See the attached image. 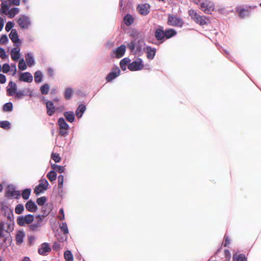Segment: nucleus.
<instances>
[{
  "mask_svg": "<svg viewBox=\"0 0 261 261\" xmlns=\"http://www.w3.org/2000/svg\"><path fill=\"white\" fill-rule=\"evenodd\" d=\"M167 23L169 26L181 28L184 24L182 18L176 15L168 14Z\"/></svg>",
  "mask_w": 261,
  "mask_h": 261,
  "instance_id": "nucleus-1",
  "label": "nucleus"
},
{
  "mask_svg": "<svg viewBox=\"0 0 261 261\" xmlns=\"http://www.w3.org/2000/svg\"><path fill=\"white\" fill-rule=\"evenodd\" d=\"M49 212H45L44 215H38L36 216L35 221L34 223H32L28 226V229L32 231H36L39 230L40 227L43 224V218L48 215Z\"/></svg>",
  "mask_w": 261,
  "mask_h": 261,
  "instance_id": "nucleus-2",
  "label": "nucleus"
},
{
  "mask_svg": "<svg viewBox=\"0 0 261 261\" xmlns=\"http://www.w3.org/2000/svg\"><path fill=\"white\" fill-rule=\"evenodd\" d=\"M189 15L191 18L197 24L200 25H203L207 24V21L208 20L205 16L199 15L195 10L191 9L189 10Z\"/></svg>",
  "mask_w": 261,
  "mask_h": 261,
  "instance_id": "nucleus-3",
  "label": "nucleus"
},
{
  "mask_svg": "<svg viewBox=\"0 0 261 261\" xmlns=\"http://www.w3.org/2000/svg\"><path fill=\"white\" fill-rule=\"evenodd\" d=\"M34 220L33 215L28 214L25 216H20L17 219V223L20 226H25L26 224H31Z\"/></svg>",
  "mask_w": 261,
  "mask_h": 261,
  "instance_id": "nucleus-4",
  "label": "nucleus"
},
{
  "mask_svg": "<svg viewBox=\"0 0 261 261\" xmlns=\"http://www.w3.org/2000/svg\"><path fill=\"white\" fill-rule=\"evenodd\" d=\"M17 22L22 29H28L31 25L30 18L25 15L20 16L17 19Z\"/></svg>",
  "mask_w": 261,
  "mask_h": 261,
  "instance_id": "nucleus-5",
  "label": "nucleus"
},
{
  "mask_svg": "<svg viewBox=\"0 0 261 261\" xmlns=\"http://www.w3.org/2000/svg\"><path fill=\"white\" fill-rule=\"evenodd\" d=\"M200 9L206 14H211L215 9L214 4L209 1H204L200 4Z\"/></svg>",
  "mask_w": 261,
  "mask_h": 261,
  "instance_id": "nucleus-6",
  "label": "nucleus"
},
{
  "mask_svg": "<svg viewBox=\"0 0 261 261\" xmlns=\"http://www.w3.org/2000/svg\"><path fill=\"white\" fill-rule=\"evenodd\" d=\"M58 125L60 127L59 134L62 136L66 135L69 127L63 118H60L58 119Z\"/></svg>",
  "mask_w": 261,
  "mask_h": 261,
  "instance_id": "nucleus-7",
  "label": "nucleus"
},
{
  "mask_svg": "<svg viewBox=\"0 0 261 261\" xmlns=\"http://www.w3.org/2000/svg\"><path fill=\"white\" fill-rule=\"evenodd\" d=\"M5 196L9 198L14 197L18 199L20 196V192L19 191H16L13 186H8L7 188Z\"/></svg>",
  "mask_w": 261,
  "mask_h": 261,
  "instance_id": "nucleus-8",
  "label": "nucleus"
},
{
  "mask_svg": "<svg viewBox=\"0 0 261 261\" xmlns=\"http://www.w3.org/2000/svg\"><path fill=\"white\" fill-rule=\"evenodd\" d=\"M254 8V7L251 6L246 7V8L238 7L236 8V11L241 18H244L249 15L250 11Z\"/></svg>",
  "mask_w": 261,
  "mask_h": 261,
  "instance_id": "nucleus-9",
  "label": "nucleus"
},
{
  "mask_svg": "<svg viewBox=\"0 0 261 261\" xmlns=\"http://www.w3.org/2000/svg\"><path fill=\"white\" fill-rule=\"evenodd\" d=\"M144 65L141 59H139L137 61L133 62L128 65V68L131 71L140 70L143 68Z\"/></svg>",
  "mask_w": 261,
  "mask_h": 261,
  "instance_id": "nucleus-10",
  "label": "nucleus"
},
{
  "mask_svg": "<svg viewBox=\"0 0 261 261\" xmlns=\"http://www.w3.org/2000/svg\"><path fill=\"white\" fill-rule=\"evenodd\" d=\"M48 185V181L45 179L41 180L39 184L35 188L34 193L36 195L40 194L47 189Z\"/></svg>",
  "mask_w": 261,
  "mask_h": 261,
  "instance_id": "nucleus-11",
  "label": "nucleus"
},
{
  "mask_svg": "<svg viewBox=\"0 0 261 261\" xmlns=\"http://www.w3.org/2000/svg\"><path fill=\"white\" fill-rule=\"evenodd\" d=\"M120 70L118 67H115L106 76V79L108 82H111L120 75Z\"/></svg>",
  "mask_w": 261,
  "mask_h": 261,
  "instance_id": "nucleus-12",
  "label": "nucleus"
},
{
  "mask_svg": "<svg viewBox=\"0 0 261 261\" xmlns=\"http://www.w3.org/2000/svg\"><path fill=\"white\" fill-rule=\"evenodd\" d=\"M4 222H0V239L2 240L3 243L6 242L10 236L8 230L4 229Z\"/></svg>",
  "mask_w": 261,
  "mask_h": 261,
  "instance_id": "nucleus-13",
  "label": "nucleus"
},
{
  "mask_svg": "<svg viewBox=\"0 0 261 261\" xmlns=\"http://www.w3.org/2000/svg\"><path fill=\"white\" fill-rule=\"evenodd\" d=\"M137 10L140 14L146 15L150 12V5L148 4H140L137 7Z\"/></svg>",
  "mask_w": 261,
  "mask_h": 261,
  "instance_id": "nucleus-14",
  "label": "nucleus"
},
{
  "mask_svg": "<svg viewBox=\"0 0 261 261\" xmlns=\"http://www.w3.org/2000/svg\"><path fill=\"white\" fill-rule=\"evenodd\" d=\"M154 36L158 41L163 43L164 40V31L163 27H159L154 32Z\"/></svg>",
  "mask_w": 261,
  "mask_h": 261,
  "instance_id": "nucleus-15",
  "label": "nucleus"
},
{
  "mask_svg": "<svg viewBox=\"0 0 261 261\" xmlns=\"http://www.w3.org/2000/svg\"><path fill=\"white\" fill-rule=\"evenodd\" d=\"M51 251V248L48 244L44 243L41 244L40 248L38 249V253L42 255H45Z\"/></svg>",
  "mask_w": 261,
  "mask_h": 261,
  "instance_id": "nucleus-16",
  "label": "nucleus"
},
{
  "mask_svg": "<svg viewBox=\"0 0 261 261\" xmlns=\"http://www.w3.org/2000/svg\"><path fill=\"white\" fill-rule=\"evenodd\" d=\"M19 80L21 81L31 83L33 81L32 74L28 72L21 73L19 76Z\"/></svg>",
  "mask_w": 261,
  "mask_h": 261,
  "instance_id": "nucleus-17",
  "label": "nucleus"
},
{
  "mask_svg": "<svg viewBox=\"0 0 261 261\" xmlns=\"http://www.w3.org/2000/svg\"><path fill=\"white\" fill-rule=\"evenodd\" d=\"M46 113L49 116H52L55 112L56 108L53 101H47L46 103Z\"/></svg>",
  "mask_w": 261,
  "mask_h": 261,
  "instance_id": "nucleus-18",
  "label": "nucleus"
},
{
  "mask_svg": "<svg viewBox=\"0 0 261 261\" xmlns=\"http://www.w3.org/2000/svg\"><path fill=\"white\" fill-rule=\"evenodd\" d=\"M125 45H121L118 47L116 50L114 51V53L115 54V57L117 58L122 57L125 53Z\"/></svg>",
  "mask_w": 261,
  "mask_h": 261,
  "instance_id": "nucleus-19",
  "label": "nucleus"
},
{
  "mask_svg": "<svg viewBox=\"0 0 261 261\" xmlns=\"http://www.w3.org/2000/svg\"><path fill=\"white\" fill-rule=\"evenodd\" d=\"M27 210L30 212H35L37 211V206L34 201L30 200L25 203Z\"/></svg>",
  "mask_w": 261,
  "mask_h": 261,
  "instance_id": "nucleus-20",
  "label": "nucleus"
},
{
  "mask_svg": "<svg viewBox=\"0 0 261 261\" xmlns=\"http://www.w3.org/2000/svg\"><path fill=\"white\" fill-rule=\"evenodd\" d=\"M9 88L7 90V95L8 96H13L16 91V85L15 83L11 81L9 83Z\"/></svg>",
  "mask_w": 261,
  "mask_h": 261,
  "instance_id": "nucleus-21",
  "label": "nucleus"
},
{
  "mask_svg": "<svg viewBox=\"0 0 261 261\" xmlns=\"http://www.w3.org/2000/svg\"><path fill=\"white\" fill-rule=\"evenodd\" d=\"M177 34L176 31L173 29H168L164 31V39H168L175 36Z\"/></svg>",
  "mask_w": 261,
  "mask_h": 261,
  "instance_id": "nucleus-22",
  "label": "nucleus"
},
{
  "mask_svg": "<svg viewBox=\"0 0 261 261\" xmlns=\"http://www.w3.org/2000/svg\"><path fill=\"white\" fill-rule=\"evenodd\" d=\"M9 37L12 41L16 43L20 42V40L18 38V33L16 30L12 29L11 33L9 34Z\"/></svg>",
  "mask_w": 261,
  "mask_h": 261,
  "instance_id": "nucleus-23",
  "label": "nucleus"
},
{
  "mask_svg": "<svg viewBox=\"0 0 261 261\" xmlns=\"http://www.w3.org/2000/svg\"><path fill=\"white\" fill-rule=\"evenodd\" d=\"M25 237L24 232L22 231H18L16 234V243L17 245H20L23 241Z\"/></svg>",
  "mask_w": 261,
  "mask_h": 261,
  "instance_id": "nucleus-24",
  "label": "nucleus"
},
{
  "mask_svg": "<svg viewBox=\"0 0 261 261\" xmlns=\"http://www.w3.org/2000/svg\"><path fill=\"white\" fill-rule=\"evenodd\" d=\"M156 53V49L150 46L146 47L147 57L148 59L152 60L154 58Z\"/></svg>",
  "mask_w": 261,
  "mask_h": 261,
  "instance_id": "nucleus-25",
  "label": "nucleus"
},
{
  "mask_svg": "<svg viewBox=\"0 0 261 261\" xmlns=\"http://www.w3.org/2000/svg\"><path fill=\"white\" fill-rule=\"evenodd\" d=\"M124 23L127 25L129 26L132 24L134 21V18L129 14H127L123 18Z\"/></svg>",
  "mask_w": 261,
  "mask_h": 261,
  "instance_id": "nucleus-26",
  "label": "nucleus"
},
{
  "mask_svg": "<svg viewBox=\"0 0 261 261\" xmlns=\"http://www.w3.org/2000/svg\"><path fill=\"white\" fill-rule=\"evenodd\" d=\"M11 57L13 60L17 61L20 57L19 49L18 47L13 48L11 51Z\"/></svg>",
  "mask_w": 261,
  "mask_h": 261,
  "instance_id": "nucleus-27",
  "label": "nucleus"
},
{
  "mask_svg": "<svg viewBox=\"0 0 261 261\" xmlns=\"http://www.w3.org/2000/svg\"><path fill=\"white\" fill-rule=\"evenodd\" d=\"M64 116L66 120L69 122H73L75 120L74 113L72 111L65 112L64 113Z\"/></svg>",
  "mask_w": 261,
  "mask_h": 261,
  "instance_id": "nucleus-28",
  "label": "nucleus"
},
{
  "mask_svg": "<svg viewBox=\"0 0 261 261\" xmlns=\"http://www.w3.org/2000/svg\"><path fill=\"white\" fill-rule=\"evenodd\" d=\"M86 110V106L84 105H80L75 111V115L77 118H81Z\"/></svg>",
  "mask_w": 261,
  "mask_h": 261,
  "instance_id": "nucleus-29",
  "label": "nucleus"
},
{
  "mask_svg": "<svg viewBox=\"0 0 261 261\" xmlns=\"http://www.w3.org/2000/svg\"><path fill=\"white\" fill-rule=\"evenodd\" d=\"M19 12V9L18 8H13L8 11L7 15L10 18H13Z\"/></svg>",
  "mask_w": 261,
  "mask_h": 261,
  "instance_id": "nucleus-30",
  "label": "nucleus"
},
{
  "mask_svg": "<svg viewBox=\"0 0 261 261\" xmlns=\"http://www.w3.org/2000/svg\"><path fill=\"white\" fill-rule=\"evenodd\" d=\"M233 261H247V258L243 254H238L237 253L233 255Z\"/></svg>",
  "mask_w": 261,
  "mask_h": 261,
  "instance_id": "nucleus-31",
  "label": "nucleus"
},
{
  "mask_svg": "<svg viewBox=\"0 0 261 261\" xmlns=\"http://www.w3.org/2000/svg\"><path fill=\"white\" fill-rule=\"evenodd\" d=\"M130 60L128 58H125L123 59L120 62V66L122 70H125L126 69V67L128 65L129 63Z\"/></svg>",
  "mask_w": 261,
  "mask_h": 261,
  "instance_id": "nucleus-32",
  "label": "nucleus"
},
{
  "mask_svg": "<svg viewBox=\"0 0 261 261\" xmlns=\"http://www.w3.org/2000/svg\"><path fill=\"white\" fill-rule=\"evenodd\" d=\"M25 60L29 66H32L35 63L33 57L31 54H28L25 56Z\"/></svg>",
  "mask_w": 261,
  "mask_h": 261,
  "instance_id": "nucleus-33",
  "label": "nucleus"
},
{
  "mask_svg": "<svg viewBox=\"0 0 261 261\" xmlns=\"http://www.w3.org/2000/svg\"><path fill=\"white\" fill-rule=\"evenodd\" d=\"M51 168L55 171V172H58L59 173H62L64 172L65 168L64 167L59 166L56 164H53L51 166Z\"/></svg>",
  "mask_w": 261,
  "mask_h": 261,
  "instance_id": "nucleus-34",
  "label": "nucleus"
},
{
  "mask_svg": "<svg viewBox=\"0 0 261 261\" xmlns=\"http://www.w3.org/2000/svg\"><path fill=\"white\" fill-rule=\"evenodd\" d=\"M42 74L40 71H37L34 74V80L37 83H39L42 81Z\"/></svg>",
  "mask_w": 261,
  "mask_h": 261,
  "instance_id": "nucleus-35",
  "label": "nucleus"
},
{
  "mask_svg": "<svg viewBox=\"0 0 261 261\" xmlns=\"http://www.w3.org/2000/svg\"><path fill=\"white\" fill-rule=\"evenodd\" d=\"M47 177L51 182H52L56 179L57 173L54 170L50 171L47 174Z\"/></svg>",
  "mask_w": 261,
  "mask_h": 261,
  "instance_id": "nucleus-36",
  "label": "nucleus"
},
{
  "mask_svg": "<svg viewBox=\"0 0 261 261\" xmlns=\"http://www.w3.org/2000/svg\"><path fill=\"white\" fill-rule=\"evenodd\" d=\"M64 256L66 261H73V255L69 250L66 251L64 252Z\"/></svg>",
  "mask_w": 261,
  "mask_h": 261,
  "instance_id": "nucleus-37",
  "label": "nucleus"
},
{
  "mask_svg": "<svg viewBox=\"0 0 261 261\" xmlns=\"http://www.w3.org/2000/svg\"><path fill=\"white\" fill-rule=\"evenodd\" d=\"M49 86L47 84H45L40 87V91L42 94L46 95L48 93Z\"/></svg>",
  "mask_w": 261,
  "mask_h": 261,
  "instance_id": "nucleus-38",
  "label": "nucleus"
},
{
  "mask_svg": "<svg viewBox=\"0 0 261 261\" xmlns=\"http://www.w3.org/2000/svg\"><path fill=\"white\" fill-rule=\"evenodd\" d=\"M72 93H73V90L72 89H71L70 88H67L65 90V91L64 93L65 98L67 100L69 99L71 97Z\"/></svg>",
  "mask_w": 261,
  "mask_h": 261,
  "instance_id": "nucleus-39",
  "label": "nucleus"
},
{
  "mask_svg": "<svg viewBox=\"0 0 261 261\" xmlns=\"http://www.w3.org/2000/svg\"><path fill=\"white\" fill-rule=\"evenodd\" d=\"M31 190L30 189H26L22 191V197L24 200L29 199L31 194Z\"/></svg>",
  "mask_w": 261,
  "mask_h": 261,
  "instance_id": "nucleus-40",
  "label": "nucleus"
},
{
  "mask_svg": "<svg viewBox=\"0 0 261 261\" xmlns=\"http://www.w3.org/2000/svg\"><path fill=\"white\" fill-rule=\"evenodd\" d=\"M0 127L8 129L10 128V123L8 121H0Z\"/></svg>",
  "mask_w": 261,
  "mask_h": 261,
  "instance_id": "nucleus-41",
  "label": "nucleus"
},
{
  "mask_svg": "<svg viewBox=\"0 0 261 261\" xmlns=\"http://www.w3.org/2000/svg\"><path fill=\"white\" fill-rule=\"evenodd\" d=\"M13 110V105L11 102H7L3 106V110L5 112H11Z\"/></svg>",
  "mask_w": 261,
  "mask_h": 261,
  "instance_id": "nucleus-42",
  "label": "nucleus"
},
{
  "mask_svg": "<svg viewBox=\"0 0 261 261\" xmlns=\"http://www.w3.org/2000/svg\"><path fill=\"white\" fill-rule=\"evenodd\" d=\"M24 211V206L22 204H17L15 208V212L17 214H21Z\"/></svg>",
  "mask_w": 261,
  "mask_h": 261,
  "instance_id": "nucleus-43",
  "label": "nucleus"
},
{
  "mask_svg": "<svg viewBox=\"0 0 261 261\" xmlns=\"http://www.w3.org/2000/svg\"><path fill=\"white\" fill-rule=\"evenodd\" d=\"M56 237L59 241L63 242L66 241L67 239V234L64 233L60 234L59 233L56 235Z\"/></svg>",
  "mask_w": 261,
  "mask_h": 261,
  "instance_id": "nucleus-44",
  "label": "nucleus"
},
{
  "mask_svg": "<svg viewBox=\"0 0 261 261\" xmlns=\"http://www.w3.org/2000/svg\"><path fill=\"white\" fill-rule=\"evenodd\" d=\"M60 229L63 233L67 234L68 233V229L66 223H62L60 225Z\"/></svg>",
  "mask_w": 261,
  "mask_h": 261,
  "instance_id": "nucleus-45",
  "label": "nucleus"
},
{
  "mask_svg": "<svg viewBox=\"0 0 261 261\" xmlns=\"http://www.w3.org/2000/svg\"><path fill=\"white\" fill-rule=\"evenodd\" d=\"M18 68L20 70H24L26 69L27 65L23 59L20 60L18 63Z\"/></svg>",
  "mask_w": 261,
  "mask_h": 261,
  "instance_id": "nucleus-46",
  "label": "nucleus"
},
{
  "mask_svg": "<svg viewBox=\"0 0 261 261\" xmlns=\"http://www.w3.org/2000/svg\"><path fill=\"white\" fill-rule=\"evenodd\" d=\"M224 259L223 261H230L231 258V254L228 250L224 251Z\"/></svg>",
  "mask_w": 261,
  "mask_h": 261,
  "instance_id": "nucleus-47",
  "label": "nucleus"
},
{
  "mask_svg": "<svg viewBox=\"0 0 261 261\" xmlns=\"http://www.w3.org/2000/svg\"><path fill=\"white\" fill-rule=\"evenodd\" d=\"M9 7L7 4L2 3L1 4V12L5 14H7L8 12Z\"/></svg>",
  "mask_w": 261,
  "mask_h": 261,
  "instance_id": "nucleus-48",
  "label": "nucleus"
},
{
  "mask_svg": "<svg viewBox=\"0 0 261 261\" xmlns=\"http://www.w3.org/2000/svg\"><path fill=\"white\" fill-rule=\"evenodd\" d=\"M51 159L56 162L58 163L61 161V158L57 153H53L51 154Z\"/></svg>",
  "mask_w": 261,
  "mask_h": 261,
  "instance_id": "nucleus-49",
  "label": "nucleus"
},
{
  "mask_svg": "<svg viewBox=\"0 0 261 261\" xmlns=\"http://www.w3.org/2000/svg\"><path fill=\"white\" fill-rule=\"evenodd\" d=\"M47 199L45 196L38 198L37 199V203L39 205H43L46 201Z\"/></svg>",
  "mask_w": 261,
  "mask_h": 261,
  "instance_id": "nucleus-50",
  "label": "nucleus"
},
{
  "mask_svg": "<svg viewBox=\"0 0 261 261\" xmlns=\"http://www.w3.org/2000/svg\"><path fill=\"white\" fill-rule=\"evenodd\" d=\"M2 70L4 73H7L10 71V66L8 64L5 63L3 65Z\"/></svg>",
  "mask_w": 261,
  "mask_h": 261,
  "instance_id": "nucleus-51",
  "label": "nucleus"
},
{
  "mask_svg": "<svg viewBox=\"0 0 261 261\" xmlns=\"http://www.w3.org/2000/svg\"><path fill=\"white\" fill-rule=\"evenodd\" d=\"M14 23L12 21H8L5 27V30L7 32L10 31L14 27Z\"/></svg>",
  "mask_w": 261,
  "mask_h": 261,
  "instance_id": "nucleus-52",
  "label": "nucleus"
},
{
  "mask_svg": "<svg viewBox=\"0 0 261 261\" xmlns=\"http://www.w3.org/2000/svg\"><path fill=\"white\" fill-rule=\"evenodd\" d=\"M58 187L59 188H62L64 181V176L62 175H59L58 178Z\"/></svg>",
  "mask_w": 261,
  "mask_h": 261,
  "instance_id": "nucleus-53",
  "label": "nucleus"
},
{
  "mask_svg": "<svg viewBox=\"0 0 261 261\" xmlns=\"http://www.w3.org/2000/svg\"><path fill=\"white\" fill-rule=\"evenodd\" d=\"M8 40V37L6 35H2L0 38V43L2 44H5L7 42Z\"/></svg>",
  "mask_w": 261,
  "mask_h": 261,
  "instance_id": "nucleus-54",
  "label": "nucleus"
},
{
  "mask_svg": "<svg viewBox=\"0 0 261 261\" xmlns=\"http://www.w3.org/2000/svg\"><path fill=\"white\" fill-rule=\"evenodd\" d=\"M135 41H132L129 43L128 44L127 47L130 49L131 51H133L135 49Z\"/></svg>",
  "mask_w": 261,
  "mask_h": 261,
  "instance_id": "nucleus-55",
  "label": "nucleus"
},
{
  "mask_svg": "<svg viewBox=\"0 0 261 261\" xmlns=\"http://www.w3.org/2000/svg\"><path fill=\"white\" fill-rule=\"evenodd\" d=\"M15 93V98L17 99H20L22 97V96L24 95V92L23 91H18Z\"/></svg>",
  "mask_w": 261,
  "mask_h": 261,
  "instance_id": "nucleus-56",
  "label": "nucleus"
},
{
  "mask_svg": "<svg viewBox=\"0 0 261 261\" xmlns=\"http://www.w3.org/2000/svg\"><path fill=\"white\" fill-rule=\"evenodd\" d=\"M53 248L54 250L56 251L59 250L61 249L60 243L57 242H55L53 245Z\"/></svg>",
  "mask_w": 261,
  "mask_h": 261,
  "instance_id": "nucleus-57",
  "label": "nucleus"
},
{
  "mask_svg": "<svg viewBox=\"0 0 261 261\" xmlns=\"http://www.w3.org/2000/svg\"><path fill=\"white\" fill-rule=\"evenodd\" d=\"M230 244V240L228 236H224V246L225 247H226L227 245H228Z\"/></svg>",
  "mask_w": 261,
  "mask_h": 261,
  "instance_id": "nucleus-58",
  "label": "nucleus"
},
{
  "mask_svg": "<svg viewBox=\"0 0 261 261\" xmlns=\"http://www.w3.org/2000/svg\"><path fill=\"white\" fill-rule=\"evenodd\" d=\"M0 57L4 59L6 57V52L4 48H0Z\"/></svg>",
  "mask_w": 261,
  "mask_h": 261,
  "instance_id": "nucleus-59",
  "label": "nucleus"
},
{
  "mask_svg": "<svg viewBox=\"0 0 261 261\" xmlns=\"http://www.w3.org/2000/svg\"><path fill=\"white\" fill-rule=\"evenodd\" d=\"M6 81V78L5 75L0 74V83L4 84Z\"/></svg>",
  "mask_w": 261,
  "mask_h": 261,
  "instance_id": "nucleus-60",
  "label": "nucleus"
},
{
  "mask_svg": "<svg viewBox=\"0 0 261 261\" xmlns=\"http://www.w3.org/2000/svg\"><path fill=\"white\" fill-rule=\"evenodd\" d=\"M59 213L61 215V216H60L59 217V218L61 220H63L64 219V210L63 208H61L59 211Z\"/></svg>",
  "mask_w": 261,
  "mask_h": 261,
  "instance_id": "nucleus-61",
  "label": "nucleus"
},
{
  "mask_svg": "<svg viewBox=\"0 0 261 261\" xmlns=\"http://www.w3.org/2000/svg\"><path fill=\"white\" fill-rule=\"evenodd\" d=\"M47 73L49 76H53L54 74V70L51 68H48L47 69Z\"/></svg>",
  "mask_w": 261,
  "mask_h": 261,
  "instance_id": "nucleus-62",
  "label": "nucleus"
},
{
  "mask_svg": "<svg viewBox=\"0 0 261 261\" xmlns=\"http://www.w3.org/2000/svg\"><path fill=\"white\" fill-rule=\"evenodd\" d=\"M4 27V19L0 17V31L3 29Z\"/></svg>",
  "mask_w": 261,
  "mask_h": 261,
  "instance_id": "nucleus-63",
  "label": "nucleus"
},
{
  "mask_svg": "<svg viewBox=\"0 0 261 261\" xmlns=\"http://www.w3.org/2000/svg\"><path fill=\"white\" fill-rule=\"evenodd\" d=\"M12 3L14 5L19 6L20 5V0H12Z\"/></svg>",
  "mask_w": 261,
  "mask_h": 261,
  "instance_id": "nucleus-64",
  "label": "nucleus"
}]
</instances>
